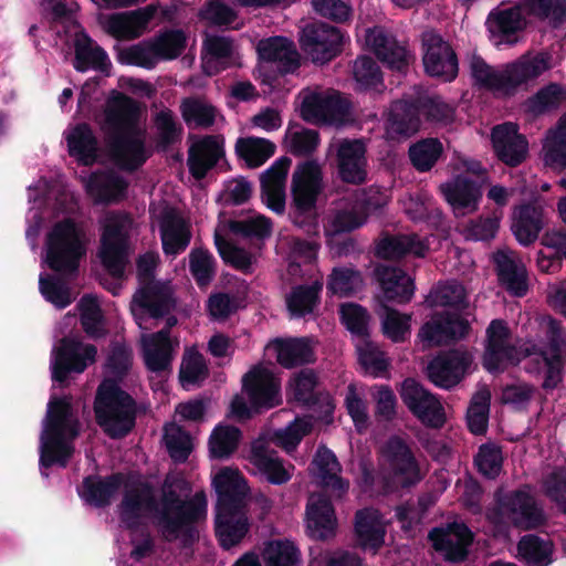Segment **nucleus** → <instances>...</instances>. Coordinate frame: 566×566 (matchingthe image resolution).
Segmentation results:
<instances>
[{"label":"nucleus","mask_w":566,"mask_h":566,"mask_svg":"<svg viewBox=\"0 0 566 566\" xmlns=\"http://www.w3.org/2000/svg\"><path fill=\"white\" fill-rule=\"evenodd\" d=\"M266 566H302V554L296 544L290 539L271 542L265 548Z\"/></svg>","instance_id":"61"},{"label":"nucleus","mask_w":566,"mask_h":566,"mask_svg":"<svg viewBox=\"0 0 566 566\" xmlns=\"http://www.w3.org/2000/svg\"><path fill=\"white\" fill-rule=\"evenodd\" d=\"M242 388L255 412L274 408L282 401L280 380L264 367L250 369L242 378Z\"/></svg>","instance_id":"21"},{"label":"nucleus","mask_w":566,"mask_h":566,"mask_svg":"<svg viewBox=\"0 0 566 566\" xmlns=\"http://www.w3.org/2000/svg\"><path fill=\"white\" fill-rule=\"evenodd\" d=\"M522 11L538 20H549L555 28L566 21V0H521Z\"/></svg>","instance_id":"56"},{"label":"nucleus","mask_w":566,"mask_h":566,"mask_svg":"<svg viewBox=\"0 0 566 566\" xmlns=\"http://www.w3.org/2000/svg\"><path fill=\"white\" fill-rule=\"evenodd\" d=\"M186 481L167 475L157 499L150 483L139 481L126 490L118 505L119 521L129 531H136L142 523L143 511L151 513L153 524L160 537L168 543L179 541L184 548L192 547L200 537L199 525L207 518L208 503L203 492L182 497Z\"/></svg>","instance_id":"1"},{"label":"nucleus","mask_w":566,"mask_h":566,"mask_svg":"<svg viewBox=\"0 0 566 566\" xmlns=\"http://www.w3.org/2000/svg\"><path fill=\"white\" fill-rule=\"evenodd\" d=\"M223 156L224 138L222 136L202 137L188 149L187 166L190 175L196 180H202Z\"/></svg>","instance_id":"30"},{"label":"nucleus","mask_w":566,"mask_h":566,"mask_svg":"<svg viewBox=\"0 0 566 566\" xmlns=\"http://www.w3.org/2000/svg\"><path fill=\"white\" fill-rule=\"evenodd\" d=\"M133 226V217L125 211L107 213L102 223L98 256L103 268L113 279L122 280L125 276Z\"/></svg>","instance_id":"8"},{"label":"nucleus","mask_w":566,"mask_h":566,"mask_svg":"<svg viewBox=\"0 0 566 566\" xmlns=\"http://www.w3.org/2000/svg\"><path fill=\"white\" fill-rule=\"evenodd\" d=\"M321 291L322 284L318 282L294 286L286 297V306L292 316L305 317L312 314L319 303Z\"/></svg>","instance_id":"50"},{"label":"nucleus","mask_w":566,"mask_h":566,"mask_svg":"<svg viewBox=\"0 0 566 566\" xmlns=\"http://www.w3.org/2000/svg\"><path fill=\"white\" fill-rule=\"evenodd\" d=\"M517 551L527 566H548L553 562L552 544L537 535L523 536L517 544Z\"/></svg>","instance_id":"53"},{"label":"nucleus","mask_w":566,"mask_h":566,"mask_svg":"<svg viewBox=\"0 0 566 566\" xmlns=\"http://www.w3.org/2000/svg\"><path fill=\"white\" fill-rule=\"evenodd\" d=\"M522 359L518 349L507 344H486L482 358V365L491 374L502 373L509 366L518 365Z\"/></svg>","instance_id":"51"},{"label":"nucleus","mask_w":566,"mask_h":566,"mask_svg":"<svg viewBox=\"0 0 566 566\" xmlns=\"http://www.w3.org/2000/svg\"><path fill=\"white\" fill-rule=\"evenodd\" d=\"M488 516L494 524L510 522L524 531L536 530L546 523L543 509L526 485L507 492H496L495 505Z\"/></svg>","instance_id":"10"},{"label":"nucleus","mask_w":566,"mask_h":566,"mask_svg":"<svg viewBox=\"0 0 566 566\" xmlns=\"http://www.w3.org/2000/svg\"><path fill=\"white\" fill-rule=\"evenodd\" d=\"M82 344L74 339L62 338L60 346L55 349L54 358L51 365L52 379L56 382H64L71 373H83L88 363H94L97 348L92 344L83 347Z\"/></svg>","instance_id":"23"},{"label":"nucleus","mask_w":566,"mask_h":566,"mask_svg":"<svg viewBox=\"0 0 566 566\" xmlns=\"http://www.w3.org/2000/svg\"><path fill=\"white\" fill-rule=\"evenodd\" d=\"M364 280L361 273L347 266L334 268L328 275L326 289L334 295L350 297L361 291Z\"/></svg>","instance_id":"52"},{"label":"nucleus","mask_w":566,"mask_h":566,"mask_svg":"<svg viewBox=\"0 0 566 566\" xmlns=\"http://www.w3.org/2000/svg\"><path fill=\"white\" fill-rule=\"evenodd\" d=\"M444 156V146L437 137H426L411 144L408 158L418 172L430 171Z\"/></svg>","instance_id":"47"},{"label":"nucleus","mask_w":566,"mask_h":566,"mask_svg":"<svg viewBox=\"0 0 566 566\" xmlns=\"http://www.w3.org/2000/svg\"><path fill=\"white\" fill-rule=\"evenodd\" d=\"M80 434V421L71 401L65 397H52L48 403L46 424L40 438L39 465L41 474L53 465L65 468L74 453L73 440Z\"/></svg>","instance_id":"4"},{"label":"nucleus","mask_w":566,"mask_h":566,"mask_svg":"<svg viewBox=\"0 0 566 566\" xmlns=\"http://www.w3.org/2000/svg\"><path fill=\"white\" fill-rule=\"evenodd\" d=\"M472 363L473 356L465 349L444 350L430 360L427 377L436 387L449 390L463 380Z\"/></svg>","instance_id":"15"},{"label":"nucleus","mask_w":566,"mask_h":566,"mask_svg":"<svg viewBox=\"0 0 566 566\" xmlns=\"http://www.w3.org/2000/svg\"><path fill=\"white\" fill-rule=\"evenodd\" d=\"M66 143L70 156L75 157L78 163L85 166L95 163L98 142L87 123L76 124L66 136Z\"/></svg>","instance_id":"44"},{"label":"nucleus","mask_w":566,"mask_h":566,"mask_svg":"<svg viewBox=\"0 0 566 566\" xmlns=\"http://www.w3.org/2000/svg\"><path fill=\"white\" fill-rule=\"evenodd\" d=\"M526 25L527 21L520 4L507 6L502 2L489 12L485 20L490 39L496 45H514Z\"/></svg>","instance_id":"19"},{"label":"nucleus","mask_w":566,"mask_h":566,"mask_svg":"<svg viewBox=\"0 0 566 566\" xmlns=\"http://www.w3.org/2000/svg\"><path fill=\"white\" fill-rule=\"evenodd\" d=\"M153 17L154 10L149 7L113 13L106 21L105 30L117 40H134L144 33Z\"/></svg>","instance_id":"37"},{"label":"nucleus","mask_w":566,"mask_h":566,"mask_svg":"<svg viewBox=\"0 0 566 566\" xmlns=\"http://www.w3.org/2000/svg\"><path fill=\"white\" fill-rule=\"evenodd\" d=\"M127 474L123 472H114L106 476L97 474L87 475L83 479L80 495L87 504L94 507H107L125 484Z\"/></svg>","instance_id":"33"},{"label":"nucleus","mask_w":566,"mask_h":566,"mask_svg":"<svg viewBox=\"0 0 566 566\" xmlns=\"http://www.w3.org/2000/svg\"><path fill=\"white\" fill-rule=\"evenodd\" d=\"M80 322L83 331L91 338L98 339L106 335L104 317L97 300L92 295H84L78 302Z\"/></svg>","instance_id":"55"},{"label":"nucleus","mask_w":566,"mask_h":566,"mask_svg":"<svg viewBox=\"0 0 566 566\" xmlns=\"http://www.w3.org/2000/svg\"><path fill=\"white\" fill-rule=\"evenodd\" d=\"M74 59L73 67L77 72L95 70L106 72L111 62L106 51L99 46L85 31L76 32L73 40Z\"/></svg>","instance_id":"38"},{"label":"nucleus","mask_w":566,"mask_h":566,"mask_svg":"<svg viewBox=\"0 0 566 566\" xmlns=\"http://www.w3.org/2000/svg\"><path fill=\"white\" fill-rule=\"evenodd\" d=\"M428 538L431 541L432 547L441 553L447 562L462 563L468 558L469 547L472 545L474 536L464 523L453 522L446 528H432Z\"/></svg>","instance_id":"24"},{"label":"nucleus","mask_w":566,"mask_h":566,"mask_svg":"<svg viewBox=\"0 0 566 566\" xmlns=\"http://www.w3.org/2000/svg\"><path fill=\"white\" fill-rule=\"evenodd\" d=\"M82 230L72 218H64L46 234V264L60 274L73 275L78 271L80 261L86 254Z\"/></svg>","instance_id":"9"},{"label":"nucleus","mask_w":566,"mask_h":566,"mask_svg":"<svg viewBox=\"0 0 566 566\" xmlns=\"http://www.w3.org/2000/svg\"><path fill=\"white\" fill-rule=\"evenodd\" d=\"M382 116L385 135L388 140H407L422 127L413 96L392 101Z\"/></svg>","instance_id":"18"},{"label":"nucleus","mask_w":566,"mask_h":566,"mask_svg":"<svg viewBox=\"0 0 566 566\" xmlns=\"http://www.w3.org/2000/svg\"><path fill=\"white\" fill-rule=\"evenodd\" d=\"M157 129L156 147L158 150L166 151L171 146L181 142L184 127L176 120L171 109L165 108L159 111L154 118Z\"/></svg>","instance_id":"54"},{"label":"nucleus","mask_w":566,"mask_h":566,"mask_svg":"<svg viewBox=\"0 0 566 566\" xmlns=\"http://www.w3.org/2000/svg\"><path fill=\"white\" fill-rule=\"evenodd\" d=\"M311 465L319 486L333 499H343L349 490V481L340 476L342 465L336 454L326 446H318Z\"/></svg>","instance_id":"25"},{"label":"nucleus","mask_w":566,"mask_h":566,"mask_svg":"<svg viewBox=\"0 0 566 566\" xmlns=\"http://www.w3.org/2000/svg\"><path fill=\"white\" fill-rule=\"evenodd\" d=\"M388 476L384 479V493L410 489L420 483L424 474L407 441L399 436H391L382 447Z\"/></svg>","instance_id":"11"},{"label":"nucleus","mask_w":566,"mask_h":566,"mask_svg":"<svg viewBox=\"0 0 566 566\" xmlns=\"http://www.w3.org/2000/svg\"><path fill=\"white\" fill-rule=\"evenodd\" d=\"M214 245L222 261L243 273L251 272L252 254L245 249L227 241L221 234H214Z\"/></svg>","instance_id":"64"},{"label":"nucleus","mask_w":566,"mask_h":566,"mask_svg":"<svg viewBox=\"0 0 566 566\" xmlns=\"http://www.w3.org/2000/svg\"><path fill=\"white\" fill-rule=\"evenodd\" d=\"M218 495L214 533L223 549L238 545L247 535L250 523L247 512L249 486L238 470L221 469L212 481Z\"/></svg>","instance_id":"3"},{"label":"nucleus","mask_w":566,"mask_h":566,"mask_svg":"<svg viewBox=\"0 0 566 566\" xmlns=\"http://www.w3.org/2000/svg\"><path fill=\"white\" fill-rule=\"evenodd\" d=\"M250 462L271 484L281 485L291 479V474L285 469L277 452L270 450L264 442L256 441L252 443Z\"/></svg>","instance_id":"41"},{"label":"nucleus","mask_w":566,"mask_h":566,"mask_svg":"<svg viewBox=\"0 0 566 566\" xmlns=\"http://www.w3.org/2000/svg\"><path fill=\"white\" fill-rule=\"evenodd\" d=\"M366 43L377 59L389 69L403 72L409 65V54L406 45L381 27L368 29Z\"/></svg>","instance_id":"28"},{"label":"nucleus","mask_w":566,"mask_h":566,"mask_svg":"<svg viewBox=\"0 0 566 566\" xmlns=\"http://www.w3.org/2000/svg\"><path fill=\"white\" fill-rule=\"evenodd\" d=\"M544 227V210L535 203L520 206L514 212L512 231L524 247L534 243Z\"/></svg>","instance_id":"42"},{"label":"nucleus","mask_w":566,"mask_h":566,"mask_svg":"<svg viewBox=\"0 0 566 566\" xmlns=\"http://www.w3.org/2000/svg\"><path fill=\"white\" fill-rule=\"evenodd\" d=\"M156 260L150 254L142 255L137 261L138 279L143 285L133 296V304L137 305L153 318L165 317L174 311L176 301L169 287L154 281Z\"/></svg>","instance_id":"12"},{"label":"nucleus","mask_w":566,"mask_h":566,"mask_svg":"<svg viewBox=\"0 0 566 566\" xmlns=\"http://www.w3.org/2000/svg\"><path fill=\"white\" fill-rule=\"evenodd\" d=\"M140 116L139 103L124 93H117L106 102L102 128L109 137L114 163L124 171L138 170L149 158L145 130L139 125Z\"/></svg>","instance_id":"2"},{"label":"nucleus","mask_w":566,"mask_h":566,"mask_svg":"<svg viewBox=\"0 0 566 566\" xmlns=\"http://www.w3.org/2000/svg\"><path fill=\"white\" fill-rule=\"evenodd\" d=\"M258 54L281 76L293 74L301 66V56L294 42L284 36L261 40L258 44Z\"/></svg>","instance_id":"27"},{"label":"nucleus","mask_w":566,"mask_h":566,"mask_svg":"<svg viewBox=\"0 0 566 566\" xmlns=\"http://www.w3.org/2000/svg\"><path fill=\"white\" fill-rule=\"evenodd\" d=\"M564 105H566V86L558 83H549L541 87L523 103L525 113L533 117L554 113Z\"/></svg>","instance_id":"43"},{"label":"nucleus","mask_w":566,"mask_h":566,"mask_svg":"<svg viewBox=\"0 0 566 566\" xmlns=\"http://www.w3.org/2000/svg\"><path fill=\"white\" fill-rule=\"evenodd\" d=\"M241 430L233 426H218L209 439L210 454L214 459L229 458L239 447Z\"/></svg>","instance_id":"59"},{"label":"nucleus","mask_w":566,"mask_h":566,"mask_svg":"<svg viewBox=\"0 0 566 566\" xmlns=\"http://www.w3.org/2000/svg\"><path fill=\"white\" fill-rule=\"evenodd\" d=\"M216 260L209 250L193 248L189 253V271L199 287L211 283L216 274Z\"/></svg>","instance_id":"62"},{"label":"nucleus","mask_w":566,"mask_h":566,"mask_svg":"<svg viewBox=\"0 0 566 566\" xmlns=\"http://www.w3.org/2000/svg\"><path fill=\"white\" fill-rule=\"evenodd\" d=\"M471 326L460 313L437 312L419 329L418 338L428 347L457 343L468 336Z\"/></svg>","instance_id":"16"},{"label":"nucleus","mask_w":566,"mask_h":566,"mask_svg":"<svg viewBox=\"0 0 566 566\" xmlns=\"http://www.w3.org/2000/svg\"><path fill=\"white\" fill-rule=\"evenodd\" d=\"M411 314H402L399 311L385 307L381 319L382 334L394 343H403L411 333Z\"/></svg>","instance_id":"63"},{"label":"nucleus","mask_w":566,"mask_h":566,"mask_svg":"<svg viewBox=\"0 0 566 566\" xmlns=\"http://www.w3.org/2000/svg\"><path fill=\"white\" fill-rule=\"evenodd\" d=\"M422 62L426 74L442 82H452L459 73V60L451 44L434 31L421 35Z\"/></svg>","instance_id":"14"},{"label":"nucleus","mask_w":566,"mask_h":566,"mask_svg":"<svg viewBox=\"0 0 566 566\" xmlns=\"http://www.w3.org/2000/svg\"><path fill=\"white\" fill-rule=\"evenodd\" d=\"M428 250V244L418 234H398L381 239L376 247V255L384 260H400L408 254L423 258Z\"/></svg>","instance_id":"40"},{"label":"nucleus","mask_w":566,"mask_h":566,"mask_svg":"<svg viewBox=\"0 0 566 566\" xmlns=\"http://www.w3.org/2000/svg\"><path fill=\"white\" fill-rule=\"evenodd\" d=\"M421 124L446 127L454 122L455 109L439 95L413 96Z\"/></svg>","instance_id":"46"},{"label":"nucleus","mask_w":566,"mask_h":566,"mask_svg":"<svg viewBox=\"0 0 566 566\" xmlns=\"http://www.w3.org/2000/svg\"><path fill=\"white\" fill-rule=\"evenodd\" d=\"M151 41L158 61L177 59L187 45V36L180 29H169L160 32Z\"/></svg>","instance_id":"58"},{"label":"nucleus","mask_w":566,"mask_h":566,"mask_svg":"<svg viewBox=\"0 0 566 566\" xmlns=\"http://www.w3.org/2000/svg\"><path fill=\"white\" fill-rule=\"evenodd\" d=\"M275 150V144L262 137H240L235 143L237 156L244 160L249 168L261 167L274 155Z\"/></svg>","instance_id":"48"},{"label":"nucleus","mask_w":566,"mask_h":566,"mask_svg":"<svg viewBox=\"0 0 566 566\" xmlns=\"http://www.w3.org/2000/svg\"><path fill=\"white\" fill-rule=\"evenodd\" d=\"M345 39L346 33L340 28L316 21L302 29L298 41L313 63L324 65L343 52Z\"/></svg>","instance_id":"13"},{"label":"nucleus","mask_w":566,"mask_h":566,"mask_svg":"<svg viewBox=\"0 0 566 566\" xmlns=\"http://www.w3.org/2000/svg\"><path fill=\"white\" fill-rule=\"evenodd\" d=\"M159 230L163 250L167 255L180 254L190 243V224L175 209H168L163 212Z\"/></svg>","instance_id":"34"},{"label":"nucleus","mask_w":566,"mask_h":566,"mask_svg":"<svg viewBox=\"0 0 566 566\" xmlns=\"http://www.w3.org/2000/svg\"><path fill=\"white\" fill-rule=\"evenodd\" d=\"M94 412L103 432L111 439L119 440L136 426L137 402L116 380H103L96 390Z\"/></svg>","instance_id":"6"},{"label":"nucleus","mask_w":566,"mask_h":566,"mask_svg":"<svg viewBox=\"0 0 566 566\" xmlns=\"http://www.w3.org/2000/svg\"><path fill=\"white\" fill-rule=\"evenodd\" d=\"M324 188L323 170L316 160H305L296 166L291 182L293 211L290 214L293 223L308 233L317 229L315 210Z\"/></svg>","instance_id":"7"},{"label":"nucleus","mask_w":566,"mask_h":566,"mask_svg":"<svg viewBox=\"0 0 566 566\" xmlns=\"http://www.w3.org/2000/svg\"><path fill=\"white\" fill-rule=\"evenodd\" d=\"M400 397L409 411L426 427L440 429L446 422L439 399L412 378L402 382Z\"/></svg>","instance_id":"17"},{"label":"nucleus","mask_w":566,"mask_h":566,"mask_svg":"<svg viewBox=\"0 0 566 566\" xmlns=\"http://www.w3.org/2000/svg\"><path fill=\"white\" fill-rule=\"evenodd\" d=\"M275 352L276 361L286 369L313 364L316 360L315 352L310 338H275L269 346Z\"/></svg>","instance_id":"36"},{"label":"nucleus","mask_w":566,"mask_h":566,"mask_svg":"<svg viewBox=\"0 0 566 566\" xmlns=\"http://www.w3.org/2000/svg\"><path fill=\"white\" fill-rule=\"evenodd\" d=\"M179 346L178 337H167L166 332L143 335L140 347L146 369L158 376L169 375Z\"/></svg>","instance_id":"22"},{"label":"nucleus","mask_w":566,"mask_h":566,"mask_svg":"<svg viewBox=\"0 0 566 566\" xmlns=\"http://www.w3.org/2000/svg\"><path fill=\"white\" fill-rule=\"evenodd\" d=\"M446 201L452 207L454 214L464 216L474 212L482 198L480 185L464 176H457L440 187Z\"/></svg>","instance_id":"32"},{"label":"nucleus","mask_w":566,"mask_h":566,"mask_svg":"<svg viewBox=\"0 0 566 566\" xmlns=\"http://www.w3.org/2000/svg\"><path fill=\"white\" fill-rule=\"evenodd\" d=\"M496 275L500 284L516 297H523L528 291L527 271L505 251H497L493 255Z\"/></svg>","instance_id":"39"},{"label":"nucleus","mask_w":566,"mask_h":566,"mask_svg":"<svg viewBox=\"0 0 566 566\" xmlns=\"http://www.w3.org/2000/svg\"><path fill=\"white\" fill-rule=\"evenodd\" d=\"M491 394L489 390L478 391L471 399L467 410V426L474 436H483L488 431Z\"/></svg>","instance_id":"57"},{"label":"nucleus","mask_w":566,"mask_h":566,"mask_svg":"<svg viewBox=\"0 0 566 566\" xmlns=\"http://www.w3.org/2000/svg\"><path fill=\"white\" fill-rule=\"evenodd\" d=\"M128 182L120 175L109 172H94L90 177L88 189L96 195L99 201L109 203L125 198Z\"/></svg>","instance_id":"49"},{"label":"nucleus","mask_w":566,"mask_h":566,"mask_svg":"<svg viewBox=\"0 0 566 566\" xmlns=\"http://www.w3.org/2000/svg\"><path fill=\"white\" fill-rule=\"evenodd\" d=\"M384 296L389 302L406 304L415 293L413 280L400 268L379 264L375 268Z\"/></svg>","instance_id":"35"},{"label":"nucleus","mask_w":566,"mask_h":566,"mask_svg":"<svg viewBox=\"0 0 566 566\" xmlns=\"http://www.w3.org/2000/svg\"><path fill=\"white\" fill-rule=\"evenodd\" d=\"M229 230L234 235L250 241H264L272 234V222L271 219L265 216H256L243 220H230Z\"/></svg>","instance_id":"60"},{"label":"nucleus","mask_w":566,"mask_h":566,"mask_svg":"<svg viewBox=\"0 0 566 566\" xmlns=\"http://www.w3.org/2000/svg\"><path fill=\"white\" fill-rule=\"evenodd\" d=\"M551 61L549 53L539 52L533 56L522 55L505 64L502 70H495L480 55H473L470 71L479 87L513 96L522 85L536 80L547 71L551 67Z\"/></svg>","instance_id":"5"},{"label":"nucleus","mask_w":566,"mask_h":566,"mask_svg":"<svg viewBox=\"0 0 566 566\" xmlns=\"http://www.w3.org/2000/svg\"><path fill=\"white\" fill-rule=\"evenodd\" d=\"M491 140L496 157L509 167L520 166L528 155V140L513 123L494 126Z\"/></svg>","instance_id":"26"},{"label":"nucleus","mask_w":566,"mask_h":566,"mask_svg":"<svg viewBox=\"0 0 566 566\" xmlns=\"http://www.w3.org/2000/svg\"><path fill=\"white\" fill-rule=\"evenodd\" d=\"M329 497L319 494L311 497L306 505V530L315 541L325 542L336 536L337 518Z\"/></svg>","instance_id":"29"},{"label":"nucleus","mask_w":566,"mask_h":566,"mask_svg":"<svg viewBox=\"0 0 566 566\" xmlns=\"http://www.w3.org/2000/svg\"><path fill=\"white\" fill-rule=\"evenodd\" d=\"M355 533L357 544L365 551L369 549L376 553L384 545L385 528L375 513L367 509L356 512Z\"/></svg>","instance_id":"45"},{"label":"nucleus","mask_w":566,"mask_h":566,"mask_svg":"<svg viewBox=\"0 0 566 566\" xmlns=\"http://www.w3.org/2000/svg\"><path fill=\"white\" fill-rule=\"evenodd\" d=\"M367 148L361 139L344 138L335 154L337 176L344 184L360 186L368 179Z\"/></svg>","instance_id":"20"},{"label":"nucleus","mask_w":566,"mask_h":566,"mask_svg":"<svg viewBox=\"0 0 566 566\" xmlns=\"http://www.w3.org/2000/svg\"><path fill=\"white\" fill-rule=\"evenodd\" d=\"M349 112V104L339 93L306 96L302 103V117L305 120H319L324 123L340 122Z\"/></svg>","instance_id":"31"}]
</instances>
